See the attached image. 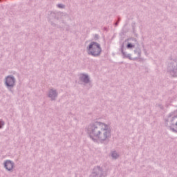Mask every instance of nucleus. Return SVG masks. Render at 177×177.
Listing matches in <instances>:
<instances>
[{"instance_id": "f257e3e1", "label": "nucleus", "mask_w": 177, "mask_h": 177, "mask_svg": "<svg viewBox=\"0 0 177 177\" xmlns=\"http://www.w3.org/2000/svg\"><path fill=\"white\" fill-rule=\"evenodd\" d=\"M87 133L93 142H97L99 140L101 143H107L111 138V129L110 125L96 121L87 127Z\"/></svg>"}, {"instance_id": "f03ea898", "label": "nucleus", "mask_w": 177, "mask_h": 177, "mask_svg": "<svg viewBox=\"0 0 177 177\" xmlns=\"http://www.w3.org/2000/svg\"><path fill=\"white\" fill-rule=\"evenodd\" d=\"M88 55L93 57H99L102 55V47L100 44L96 41H92L88 46L86 47Z\"/></svg>"}, {"instance_id": "7ed1b4c3", "label": "nucleus", "mask_w": 177, "mask_h": 177, "mask_svg": "<svg viewBox=\"0 0 177 177\" xmlns=\"http://www.w3.org/2000/svg\"><path fill=\"white\" fill-rule=\"evenodd\" d=\"M4 84L8 91L13 93L12 88L16 86V77H15L13 75H8L5 77Z\"/></svg>"}, {"instance_id": "20e7f679", "label": "nucleus", "mask_w": 177, "mask_h": 177, "mask_svg": "<svg viewBox=\"0 0 177 177\" xmlns=\"http://www.w3.org/2000/svg\"><path fill=\"white\" fill-rule=\"evenodd\" d=\"M107 176V171L100 166H95L93 169L90 177H106Z\"/></svg>"}, {"instance_id": "39448f33", "label": "nucleus", "mask_w": 177, "mask_h": 177, "mask_svg": "<svg viewBox=\"0 0 177 177\" xmlns=\"http://www.w3.org/2000/svg\"><path fill=\"white\" fill-rule=\"evenodd\" d=\"M167 71L171 77H177V59H171L167 64Z\"/></svg>"}, {"instance_id": "423d86ee", "label": "nucleus", "mask_w": 177, "mask_h": 177, "mask_svg": "<svg viewBox=\"0 0 177 177\" xmlns=\"http://www.w3.org/2000/svg\"><path fill=\"white\" fill-rule=\"evenodd\" d=\"M3 167L6 171L13 172V169H15V162L10 160H6L3 162Z\"/></svg>"}, {"instance_id": "0eeeda50", "label": "nucleus", "mask_w": 177, "mask_h": 177, "mask_svg": "<svg viewBox=\"0 0 177 177\" xmlns=\"http://www.w3.org/2000/svg\"><path fill=\"white\" fill-rule=\"evenodd\" d=\"M59 96V93L57 89L51 88L48 90V97H50L51 102L56 100V98Z\"/></svg>"}, {"instance_id": "6e6552de", "label": "nucleus", "mask_w": 177, "mask_h": 177, "mask_svg": "<svg viewBox=\"0 0 177 177\" xmlns=\"http://www.w3.org/2000/svg\"><path fill=\"white\" fill-rule=\"evenodd\" d=\"M127 41H132L127 44V49H132V48H135L136 45H138V42L136 38H129Z\"/></svg>"}, {"instance_id": "1a4fd4ad", "label": "nucleus", "mask_w": 177, "mask_h": 177, "mask_svg": "<svg viewBox=\"0 0 177 177\" xmlns=\"http://www.w3.org/2000/svg\"><path fill=\"white\" fill-rule=\"evenodd\" d=\"M80 81L84 82V84H89L91 82V78L88 74L82 73L80 76Z\"/></svg>"}, {"instance_id": "9d476101", "label": "nucleus", "mask_w": 177, "mask_h": 177, "mask_svg": "<svg viewBox=\"0 0 177 177\" xmlns=\"http://www.w3.org/2000/svg\"><path fill=\"white\" fill-rule=\"evenodd\" d=\"M134 58H132L131 60H138L141 56H142V50H140L139 48H136L134 50Z\"/></svg>"}, {"instance_id": "9b49d317", "label": "nucleus", "mask_w": 177, "mask_h": 177, "mask_svg": "<svg viewBox=\"0 0 177 177\" xmlns=\"http://www.w3.org/2000/svg\"><path fill=\"white\" fill-rule=\"evenodd\" d=\"M121 53L123 59H129V60H132V54L127 53L125 52V50H122Z\"/></svg>"}, {"instance_id": "f8f14e48", "label": "nucleus", "mask_w": 177, "mask_h": 177, "mask_svg": "<svg viewBox=\"0 0 177 177\" xmlns=\"http://www.w3.org/2000/svg\"><path fill=\"white\" fill-rule=\"evenodd\" d=\"M111 157H112L113 160H117L120 157V154L117 151H113L111 152Z\"/></svg>"}, {"instance_id": "ddd939ff", "label": "nucleus", "mask_w": 177, "mask_h": 177, "mask_svg": "<svg viewBox=\"0 0 177 177\" xmlns=\"http://www.w3.org/2000/svg\"><path fill=\"white\" fill-rule=\"evenodd\" d=\"M57 8H59V9H64L66 6L63 5V3H59L57 4Z\"/></svg>"}, {"instance_id": "4468645a", "label": "nucleus", "mask_w": 177, "mask_h": 177, "mask_svg": "<svg viewBox=\"0 0 177 177\" xmlns=\"http://www.w3.org/2000/svg\"><path fill=\"white\" fill-rule=\"evenodd\" d=\"M4 125H5V122H3V120H0V129H2Z\"/></svg>"}, {"instance_id": "2eb2a0df", "label": "nucleus", "mask_w": 177, "mask_h": 177, "mask_svg": "<svg viewBox=\"0 0 177 177\" xmlns=\"http://www.w3.org/2000/svg\"><path fill=\"white\" fill-rule=\"evenodd\" d=\"M120 20H121V18H118V21L115 24V26H118V23H120Z\"/></svg>"}, {"instance_id": "dca6fc26", "label": "nucleus", "mask_w": 177, "mask_h": 177, "mask_svg": "<svg viewBox=\"0 0 177 177\" xmlns=\"http://www.w3.org/2000/svg\"><path fill=\"white\" fill-rule=\"evenodd\" d=\"M122 50H124V44H122V46H121L120 52H122Z\"/></svg>"}, {"instance_id": "f3484780", "label": "nucleus", "mask_w": 177, "mask_h": 177, "mask_svg": "<svg viewBox=\"0 0 177 177\" xmlns=\"http://www.w3.org/2000/svg\"><path fill=\"white\" fill-rule=\"evenodd\" d=\"M171 131H172V132H176L177 133V131L176 129H175L174 128H170Z\"/></svg>"}, {"instance_id": "a211bd4d", "label": "nucleus", "mask_w": 177, "mask_h": 177, "mask_svg": "<svg viewBox=\"0 0 177 177\" xmlns=\"http://www.w3.org/2000/svg\"><path fill=\"white\" fill-rule=\"evenodd\" d=\"M95 39H99V35L95 34Z\"/></svg>"}]
</instances>
